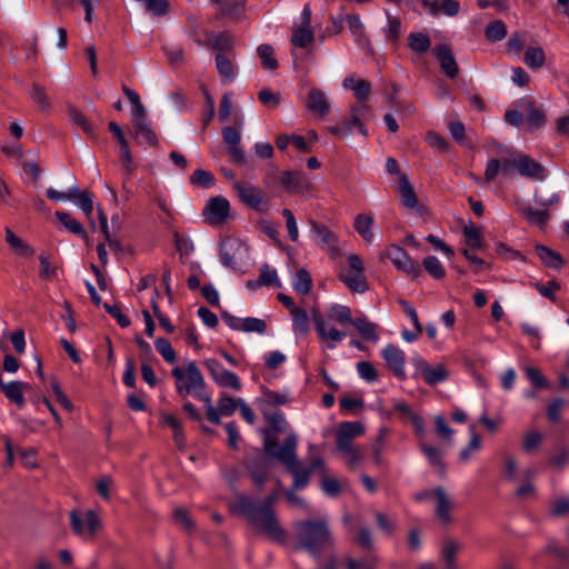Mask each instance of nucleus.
I'll list each match as a JSON object with an SVG mask.
<instances>
[{"label": "nucleus", "instance_id": "680f3d73", "mask_svg": "<svg viewBox=\"0 0 569 569\" xmlns=\"http://www.w3.org/2000/svg\"><path fill=\"white\" fill-rule=\"evenodd\" d=\"M357 372L361 379L367 382H373L378 378V371L369 361H360L357 363Z\"/></svg>", "mask_w": 569, "mask_h": 569}, {"label": "nucleus", "instance_id": "1a4fd4ad", "mask_svg": "<svg viewBox=\"0 0 569 569\" xmlns=\"http://www.w3.org/2000/svg\"><path fill=\"white\" fill-rule=\"evenodd\" d=\"M206 408L207 419L219 425L221 417H230L239 408V398H232L226 392H220L217 406H213L210 393L204 398L203 401Z\"/></svg>", "mask_w": 569, "mask_h": 569}, {"label": "nucleus", "instance_id": "052dcab7", "mask_svg": "<svg viewBox=\"0 0 569 569\" xmlns=\"http://www.w3.org/2000/svg\"><path fill=\"white\" fill-rule=\"evenodd\" d=\"M525 372H526L527 378L529 379V381L531 382V385L535 388H538V389L549 388V382L546 380V378L543 377V375L541 373V371L538 368L527 367L525 369Z\"/></svg>", "mask_w": 569, "mask_h": 569}, {"label": "nucleus", "instance_id": "4c0bfd02", "mask_svg": "<svg viewBox=\"0 0 569 569\" xmlns=\"http://www.w3.org/2000/svg\"><path fill=\"white\" fill-rule=\"evenodd\" d=\"M216 68L219 74L222 77L224 82H232L236 78V69L232 61L227 58L223 53H217Z\"/></svg>", "mask_w": 569, "mask_h": 569}, {"label": "nucleus", "instance_id": "3c124183", "mask_svg": "<svg viewBox=\"0 0 569 569\" xmlns=\"http://www.w3.org/2000/svg\"><path fill=\"white\" fill-rule=\"evenodd\" d=\"M69 117L71 121L79 127L84 133L92 137L94 134L93 124L86 118L79 110L71 108L69 109Z\"/></svg>", "mask_w": 569, "mask_h": 569}, {"label": "nucleus", "instance_id": "09e8293b", "mask_svg": "<svg viewBox=\"0 0 569 569\" xmlns=\"http://www.w3.org/2000/svg\"><path fill=\"white\" fill-rule=\"evenodd\" d=\"M422 266L425 270L437 280H440L445 277L446 271L440 262V260L435 256H428L422 260Z\"/></svg>", "mask_w": 569, "mask_h": 569}, {"label": "nucleus", "instance_id": "37998d69", "mask_svg": "<svg viewBox=\"0 0 569 569\" xmlns=\"http://www.w3.org/2000/svg\"><path fill=\"white\" fill-rule=\"evenodd\" d=\"M257 53L261 60L263 69L274 70L278 68V61L274 58V51L270 44H260L257 49Z\"/></svg>", "mask_w": 569, "mask_h": 569}, {"label": "nucleus", "instance_id": "f257e3e1", "mask_svg": "<svg viewBox=\"0 0 569 569\" xmlns=\"http://www.w3.org/2000/svg\"><path fill=\"white\" fill-rule=\"evenodd\" d=\"M276 499V493L262 501L244 495H237L230 503V510L246 517L257 530L263 531L270 539L281 542L284 540V531L278 523L272 509Z\"/></svg>", "mask_w": 569, "mask_h": 569}, {"label": "nucleus", "instance_id": "13d9d810", "mask_svg": "<svg viewBox=\"0 0 569 569\" xmlns=\"http://www.w3.org/2000/svg\"><path fill=\"white\" fill-rule=\"evenodd\" d=\"M114 488V481L113 479L108 476H101L96 481V491L99 496H101L104 500H109L111 498L112 490Z\"/></svg>", "mask_w": 569, "mask_h": 569}, {"label": "nucleus", "instance_id": "b1692460", "mask_svg": "<svg viewBox=\"0 0 569 569\" xmlns=\"http://www.w3.org/2000/svg\"><path fill=\"white\" fill-rule=\"evenodd\" d=\"M192 38L193 41L197 42L199 46L210 47L214 50H218L219 53L228 52L233 47V39L231 34L228 32H208L204 42L197 34H193Z\"/></svg>", "mask_w": 569, "mask_h": 569}, {"label": "nucleus", "instance_id": "473e14b6", "mask_svg": "<svg viewBox=\"0 0 569 569\" xmlns=\"http://www.w3.org/2000/svg\"><path fill=\"white\" fill-rule=\"evenodd\" d=\"M6 232V242L11 247V249L19 256L23 258H30L33 256L34 250L31 246L26 243L22 239L14 234V232L10 228L4 229Z\"/></svg>", "mask_w": 569, "mask_h": 569}, {"label": "nucleus", "instance_id": "bb28decb", "mask_svg": "<svg viewBox=\"0 0 569 569\" xmlns=\"http://www.w3.org/2000/svg\"><path fill=\"white\" fill-rule=\"evenodd\" d=\"M306 108L310 112L323 118L329 112L330 103L325 92L318 88H311L307 96Z\"/></svg>", "mask_w": 569, "mask_h": 569}, {"label": "nucleus", "instance_id": "ea45409f", "mask_svg": "<svg viewBox=\"0 0 569 569\" xmlns=\"http://www.w3.org/2000/svg\"><path fill=\"white\" fill-rule=\"evenodd\" d=\"M525 63L532 70L540 69L546 63V54L541 47H529L525 51Z\"/></svg>", "mask_w": 569, "mask_h": 569}, {"label": "nucleus", "instance_id": "6ab92c4d", "mask_svg": "<svg viewBox=\"0 0 569 569\" xmlns=\"http://www.w3.org/2000/svg\"><path fill=\"white\" fill-rule=\"evenodd\" d=\"M365 428L358 421L342 422L337 430V449L340 452L349 450L353 446L355 438L363 435Z\"/></svg>", "mask_w": 569, "mask_h": 569}, {"label": "nucleus", "instance_id": "864d4df0", "mask_svg": "<svg viewBox=\"0 0 569 569\" xmlns=\"http://www.w3.org/2000/svg\"><path fill=\"white\" fill-rule=\"evenodd\" d=\"M173 241L177 251L180 256H189L193 252L194 246L189 236L176 231L173 233Z\"/></svg>", "mask_w": 569, "mask_h": 569}, {"label": "nucleus", "instance_id": "c85d7f7f", "mask_svg": "<svg viewBox=\"0 0 569 569\" xmlns=\"http://www.w3.org/2000/svg\"><path fill=\"white\" fill-rule=\"evenodd\" d=\"M373 223V217L368 213H359L353 220L355 230L367 246H371L375 241Z\"/></svg>", "mask_w": 569, "mask_h": 569}, {"label": "nucleus", "instance_id": "cd10ccee", "mask_svg": "<svg viewBox=\"0 0 569 569\" xmlns=\"http://www.w3.org/2000/svg\"><path fill=\"white\" fill-rule=\"evenodd\" d=\"M281 183L288 191L301 192L309 190L312 184L302 171H283Z\"/></svg>", "mask_w": 569, "mask_h": 569}, {"label": "nucleus", "instance_id": "58836bf2", "mask_svg": "<svg viewBox=\"0 0 569 569\" xmlns=\"http://www.w3.org/2000/svg\"><path fill=\"white\" fill-rule=\"evenodd\" d=\"M328 318L338 322L339 325H347L355 321V318L351 316V309L343 305H331L328 309Z\"/></svg>", "mask_w": 569, "mask_h": 569}, {"label": "nucleus", "instance_id": "0e129e2a", "mask_svg": "<svg viewBox=\"0 0 569 569\" xmlns=\"http://www.w3.org/2000/svg\"><path fill=\"white\" fill-rule=\"evenodd\" d=\"M449 131L453 140L463 147L471 148L466 139V127L461 121H451L449 123Z\"/></svg>", "mask_w": 569, "mask_h": 569}, {"label": "nucleus", "instance_id": "774afa93", "mask_svg": "<svg viewBox=\"0 0 569 569\" xmlns=\"http://www.w3.org/2000/svg\"><path fill=\"white\" fill-rule=\"evenodd\" d=\"M420 449L432 466L438 467L440 469L443 468V462L441 459L442 453L438 448L422 443L420 446Z\"/></svg>", "mask_w": 569, "mask_h": 569}, {"label": "nucleus", "instance_id": "5701e85b", "mask_svg": "<svg viewBox=\"0 0 569 569\" xmlns=\"http://www.w3.org/2000/svg\"><path fill=\"white\" fill-rule=\"evenodd\" d=\"M310 237L321 249L332 251L337 249V236L326 226L313 220L310 221Z\"/></svg>", "mask_w": 569, "mask_h": 569}, {"label": "nucleus", "instance_id": "f3484780", "mask_svg": "<svg viewBox=\"0 0 569 569\" xmlns=\"http://www.w3.org/2000/svg\"><path fill=\"white\" fill-rule=\"evenodd\" d=\"M513 167L520 176L533 181H543L547 177L546 168L526 154L513 157Z\"/></svg>", "mask_w": 569, "mask_h": 569}, {"label": "nucleus", "instance_id": "7c9ffc66", "mask_svg": "<svg viewBox=\"0 0 569 569\" xmlns=\"http://www.w3.org/2000/svg\"><path fill=\"white\" fill-rule=\"evenodd\" d=\"M31 387L27 382L22 381H10L3 386L2 392L6 398L13 402L18 408L22 409L26 406L24 391L29 390Z\"/></svg>", "mask_w": 569, "mask_h": 569}, {"label": "nucleus", "instance_id": "393cba45", "mask_svg": "<svg viewBox=\"0 0 569 569\" xmlns=\"http://www.w3.org/2000/svg\"><path fill=\"white\" fill-rule=\"evenodd\" d=\"M399 196L401 203L408 209L415 210L420 214H422L426 211V208L419 204L417 194L409 179L405 174H400L399 178Z\"/></svg>", "mask_w": 569, "mask_h": 569}, {"label": "nucleus", "instance_id": "2eb2a0df", "mask_svg": "<svg viewBox=\"0 0 569 569\" xmlns=\"http://www.w3.org/2000/svg\"><path fill=\"white\" fill-rule=\"evenodd\" d=\"M381 357L390 371L400 380L407 379L406 353L399 347L389 343L381 350Z\"/></svg>", "mask_w": 569, "mask_h": 569}, {"label": "nucleus", "instance_id": "79ce46f5", "mask_svg": "<svg viewBox=\"0 0 569 569\" xmlns=\"http://www.w3.org/2000/svg\"><path fill=\"white\" fill-rule=\"evenodd\" d=\"M425 6L432 11L442 10L447 16L453 17L458 14L460 4L456 0H425Z\"/></svg>", "mask_w": 569, "mask_h": 569}, {"label": "nucleus", "instance_id": "412c9836", "mask_svg": "<svg viewBox=\"0 0 569 569\" xmlns=\"http://www.w3.org/2000/svg\"><path fill=\"white\" fill-rule=\"evenodd\" d=\"M432 53L439 61L440 68L447 77L453 79L458 76L459 68L449 44L440 43L436 46Z\"/></svg>", "mask_w": 569, "mask_h": 569}, {"label": "nucleus", "instance_id": "423d86ee", "mask_svg": "<svg viewBox=\"0 0 569 569\" xmlns=\"http://www.w3.org/2000/svg\"><path fill=\"white\" fill-rule=\"evenodd\" d=\"M389 259L398 271H401L412 279L420 276V266L410 254L397 244H389L380 253V260Z\"/></svg>", "mask_w": 569, "mask_h": 569}, {"label": "nucleus", "instance_id": "c756f323", "mask_svg": "<svg viewBox=\"0 0 569 569\" xmlns=\"http://www.w3.org/2000/svg\"><path fill=\"white\" fill-rule=\"evenodd\" d=\"M109 130L114 134L120 146V154L127 172L131 173L134 170L133 159L121 128L111 121L109 122Z\"/></svg>", "mask_w": 569, "mask_h": 569}, {"label": "nucleus", "instance_id": "4be33fe9", "mask_svg": "<svg viewBox=\"0 0 569 569\" xmlns=\"http://www.w3.org/2000/svg\"><path fill=\"white\" fill-rule=\"evenodd\" d=\"M233 189L242 202L251 208L258 209L263 201V191L248 182L234 181Z\"/></svg>", "mask_w": 569, "mask_h": 569}, {"label": "nucleus", "instance_id": "a211bd4d", "mask_svg": "<svg viewBox=\"0 0 569 569\" xmlns=\"http://www.w3.org/2000/svg\"><path fill=\"white\" fill-rule=\"evenodd\" d=\"M203 214L210 224L220 226L230 214V203L224 197H213L207 203Z\"/></svg>", "mask_w": 569, "mask_h": 569}, {"label": "nucleus", "instance_id": "a878e982", "mask_svg": "<svg viewBox=\"0 0 569 569\" xmlns=\"http://www.w3.org/2000/svg\"><path fill=\"white\" fill-rule=\"evenodd\" d=\"M342 87L346 90H351L359 103H365L371 93V83L356 74L347 76L342 81Z\"/></svg>", "mask_w": 569, "mask_h": 569}, {"label": "nucleus", "instance_id": "20e7f679", "mask_svg": "<svg viewBox=\"0 0 569 569\" xmlns=\"http://www.w3.org/2000/svg\"><path fill=\"white\" fill-rule=\"evenodd\" d=\"M178 395L186 398L192 395L200 401L209 395L204 378L194 361L187 363L186 368L174 367L171 370Z\"/></svg>", "mask_w": 569, "mask_h": 569}, {"label": "nucleus", "instance_id": "c03bdc74", "mask_svg": "<svg viewBox=\"0 0 569 569\" xmlns=\"http://www.w3.org/2000/svg\"><path fill=\"white\" fill-rule=\"evenodd\" d=\"M463 237L466 239V244L468 246L469 250L482 248V234L480 229L475 224H469L463 228Z\"/></svg>", "mask_w": 569, "mask_h": 569}, {"label": "nucleus", "instance_id": "39448f33", "mask_svg": "<svg viewBox=\"0 0 569 569\" xmlns=\"http://www.w3.org/2000/svg\"><path fill=\"white\" fill-rule=\"evenodd\" d=\"M370 113V107L367 103H356L350 107L348 116L343 117L337 124L328 127V132L341 138L349 137L355 130L361 136H368V129L365 123Z\"/></svg>", "mask_w": 569, "mask_h": 569}, {"label": "nucleus", "instance_id": "8fccbe9b", "mask_svg": "<svg viewBox=\"0 0 569 569\" xmlns=\"http://www.w3.org/2000/svg\"><path fill=\"white\" fill-rule=\"evenodd\" d=\"M497 254L505 261H521L526 262V257L518 250L510 246L499 242L496 244Z\"/></svg>", "mask_w": 569, "mask_h": 569}, {"label": "nucleus", "instance_id": "9d476101", "mask_svg": "<svg viewBox=\"0 0 569 569\" xmlns=\"http://www.w3.org/2000/svg\"><path fill=\"white\" fill-rule=\"evenodd\" d=\"M249 257V249L237 238H227L220 246V260L224 267L238 269Z\"/></svg>", "mask_w": 569, "mask_h": 569}, {"label": "nucleus", "instance_id": "4468645a", "mask_svg": "<svg viewBox=\"0 0 569 569\" xmlns=\"http://www.w3.org/2000/svg\"><path fill=\"white\" fill-rule=\"evenodd\" d=\"M311 9L305 6L299 23H295L292 28L291 43L295 47L306 48L313 42V31L311 29Z\"/></svg>", "mask_w": 569, "mask_h": 569}, {"label": "nucleus", "instance_id": "e2e57ef3", "mask_svg": "<svg viewBox=\"0 0 569 569\" xmlns=\"http://www.w3.org/2000/svg\"><path fill=\"white\" fill-rule=\"evenodd\" d=\"M262 412L266 419L269 421L270 426L276 431L283 432L287 429L288 422L284 419L283 413H281L280 411H273L269 413L266 409H262Z\"/></svg>", "mask_w": 569, "mask_h": 569}, {"label": "nucleus", "instance_id": "e433bc0d", "mask_svg": "<svg viewBox=\"0 0 569 569\" xmlns=\"http://www.w3.org/2000/svg\"><path fill=\"white\" fill-rule=\"evenodd\" d=\"M431 40L425 32H411L408 36V48L416 53L423 54L429 51Z\"/></svg>", "mask_w": 569, "mask_h": 569}, {"label": "nucleus", "instance_id": "bf43d9fd", "mask_svg": "<svg viewBox=\"0 0 569 569\" xmlns=\"http://www.w3.org/2000/svg\"><path fill=\"white\" fill-rule=\"evenodd\" d=\"M267 330V323L263 319L247 317L243 318L242 332L251 333L256 332L263 335Z\"/></svg>", "mask_w": 569, "mask_h": 569}, {"label": "nucleus", "instance_id": "aec40b11", "mask_svg": "<svg viewBox=\"0 0 569 569\" xmlns=\"http://www.w3.org/2000/svg\"><path fill=\"white\" fill-rule=\"evenodd\" d=\"M221 133L232 162L242 164L244 162V153L240 147V129L234 127H224Z\"/></svg>", "mask_w": 569, "mask_h": 569}, {"label": "nucleus", "instance_id": "0eeeda50", "mask_svg": "<svg viewBox=\"0 0 569 569\" xmlns=\"http://www.w3.org/2000/svg\"><path fill=\"white\" fill-rule=\"evenodd\" d=\"M347 263V267L340 273V279L351 291L365 292L367 290V280L361 258L355 253L349 254Z\"/></svg>", "mask_w": 569, "mask_h": 569}, {"label": "nucleus", "instance_id": "f704fd0d", "mask_svg": "<svg viewBox=\"0 0 569 569\" xmlns=\"http://www.w3.org/2000/svg\"><path fill=\"white\" fill-rule=\"evenodd\" d=\"M56 217L58 221L71 233L80 236L82 239L88 241L87 232L83 226L73 218L70 213L63 211H57Z\"/></svg>", "mask_w": 569, "mask_h": 569}, {"label": "nucleus", "instance_id": "9b49d317", "mask_svg": "<svg viewBox=\"0 0 569 569\" xmlns=\"http://www.w3.org/2000/svg\"><path fill=\"white\" fill-rule=\"evenodd\" d=\"M70 523L73 532L86 541L93 539L101 527L100 518L92 510L87 511L84 516L76 510L71 511Z\"/></svg>", "mask_w": 569, "mask_h": 569}, {"label": "nucleus", "instance_id": "4d7b16f0", "mask_svg": "<svg viewBox=\"0 0 569 569\" xmlns=\"http://www.w3.org/2000/svg\"><path fill=\"white\" fill-rule=\"evenodd\" d=\"M522 214L530 224L542 228L547 222L549 214L546 210H539L533 208L522 209Z\"/></svg>", "mask_w": 569, "mask_h": 569}, {"label": "nucleus", "instance_id": "dca6fc26", "mask_svg": "<svg viewBox=\"0 0 569 569\" xmlns=\"http://www.w3.org/2000/svg\"><path fill=\"white\" fill-rule=\"evenodd\" d=\"M312 319L318 336L320 340L325 343L326 349H336L337 345L346 338V332L338 330L335 327H329L327 321L320 313L313 312Z\"/></svg>", "mask_w": 569, "mask_h": 569}, {"label": "nucleus", "instance_id": "69168bd1", "mask_svg": "<svg viewBox=\"0 0 569 569\" xmlns=\"http://www.w3.org/2000/svg\"><path fill=\"white\" fill-rule=\"evenodd\" d=\"M341 453L343 455L346 462L350 468H357L361 466L365 459V452L358 447H352Z\"/></svg>", "mask_w": 569, "mask_h": 569}, {"label": "nucleus", "instance_id": "5fc2aeb1", "mask_svg": "<svg viewBox=\"0 0 569 569\" xmlns=\"http://www.w3.org/2000/svg\"><path fill=\"white\" fill-rule=\"evenodd\" d=\"M70 201H73L81 209L84 216L91 217L93 211V201L92 194L89 191L84 190L73 194V199Z\"/></svg>", "mask_w": 569, "mask_h": 569}, {"label": "nucleus", "instance_id": "f8f14e48", "mask_svg": "<svg viewBox=\"0 0 569 569\" xmlns=\"http://www.w3.org/2000/svg\"><path fill=\"white\" fill-rule=\"evenodd\" d=\"M433 511L436 518L443 526L455 522L453 510L456 501L442 487L432 489Z\"/></svg>", "mask_w": 569, "mask_h": 569}, {"label": "nucleus", "instance_id": "de8ad7c7", "mask_svg": "<svg viewBox=\"0 0 569 569\" xmlns=\"http://www.w3.org/2000/svg\"><path fill=\"white\" fill-rule=\"evenodd\" d=\"M486 38L491 42H498L506 38L507 28L501 20L490 22L485 30Z\"/></svg>", "mask_w": 569, "mask_h": 569}, {"label": "nucleus", "instance_id": "72a5a7b5", "mask_svg": "<svg viewBox=\"0 0 569 569\" xmlns=\"http://www.w3.org/2000/svg\"><path fill=\"white\" fill-rule=\"evenodd\" d=\"M352 325L357 328L359 333L365 340L377 342L379 335L377 332V325L368 320L366 316L355 318Z\"/></svg>", "mask_w": 569, "mask_h": 569}, {"label": "nucleus", "instance_id": "49530a36", "mask_svg": "<svg viewBox=\"0 0 569 569\" xmlns=\"http://www.w3.org/2000/svg\"><path fill=\"white\" fill-rule=\"evenodd\" d=\"M311 284L312 280L310 273L306 269H299L293 278V289L301 295H306L311 290Z\"/></svg>", "mask_w": 569, "mask_h": 569}, {"label": "nucleus", "instance_id": "a19ab883", "mask_svg": "<svg viewBox=\"0 0 569 569\" xmlns=\"http://www.w3.org/2000/svg\"><path fill=\"white\" fill-rule=\"evenodd\" d=\"M134 126L136 138L140 141L148 143L149 146H156L158 143V137L150 127V122L140 120Z\"/></svg>", "mask_w": 569, "mask_h": 569}, {"label": "nucleus", "instance_id": "6e6552de", "mask_svg": "<svg viewBox=\"0 0 569 569\" xmlns=\"http://www.w3.org/2000/svg\"><path fill=\"white\" fill-rule=\"evenodd\" d=\"M202 363L212 381L219 388L230 389L232 391H240L242 389V383L238 375L226 369L217 359L206 358Z\"/></svg>", "mask_w": 569, "mask_h": 569}, {"label": "nucleus", "instance_id": "f03ea898", "mask_svg": "<svg viewBox=\"0 0 569 569\" xmlns=\"http://www.w3.org/2000/svg\"><path fill=\"white\" fill-rule=\"evenodd\" d=\"M332 537L327 518L308 519L295 523L293 547L303 550L316 559L331 545Z\"/></svg>", "mask_w": 569, "mask_h": 569}, {"label": "nucleus", "instance_id": "603ef678", "mask_svg": "<svg viewBox=\"0 0 569 569\" xmlns=\"http://www.w3.org/2000/svg\"><path fill=\"white\" fill-rule=\"evenodd\" d=\"M190 182L194 186L208 189L214 186L216 178L208 170L197 169L190 177Z\"/></svg>", "mask_w": 569, "mask_h": 569}, {"label": "nucleus", "instance_id": "6e6d98bb", "mask_svg": "<svg viewBox=\"0 0 569 569\" xmlns=\"http://www.w3.org/2000/svg\"><path fill=\"white\" fill-rule=\"evenodd\" d=\"M154 346L157 351L161 355V357L168 363H174L177 360V355L174 349L172 348L170 341L166 338H157L154 341Z\"/></svg>", "mask_w": 569, "mask_h": 569}, {"label": "nucleus", "instance_id": "ddd939ff", "mask_svg": "<svg viewBox=\"0 0 569 569\" xmlns=\"http://www.w3.org/2000/svg\"><path fill=\"white\" fill-rule=\"evenodd\" d=\"M412 362L416 370L415 376L422 377L425 382L429 386L443 382L448 378V370L442 363L430 366L423 358L419 356L415 357Z\"/></svg>", "mask_w": 569, "mask_h": 569}, {"label": "nucleus", "instance_id": "338daca9", "mask_svg": "<svg viewBox=\"0 0 569 569\" xmlns=\"http://www.w3.org/2000/svg\"><path fill=\"white\" fill-rule=\"evenodd\" d=\"M569 462V448L566 446H558L552 457L550 458V463L557 468L561 469Z\"/></svg>", "mask_w": 569, "mask_h": 569}, {"label": "nucleus", "instance_id": "c9c22d12", "mask_svg": "<svg viewBox=\"0 0 569 569\" xmlns=\"http://www.w3.org/2000/svg\"><path fill=\"white\" fill-rule=\"evenodd\" d=\"M536 252L540 260L549 268L560 269L563 264L561 256L546 246L537 244Z\"/></svg>", "mask_w": 569, "mask_h": 569}, {"label": "nucleus", "instance_id": "2f4dec72", "mask_svg": "<svg viewBox=\"0 0 569 569\" xmlns=\"http://www.w3.org/2000/svg\"><path fill=\"white\" fill-rule=\"evenodd\" d=\"M292 316V329L298 338H305L310 328V319L307 312L298 307H292L290 310Z\"/></svg>", "mask_w": 569, "mask_h": 569}, {"label": "nucleus", "instance_id": "a18cd8bd", "mask_svg": "<svg viewBox=\"0 0 569 569\" xmlns=\"http://www.w3.org/2000/svg\"><path fill=\"white\" fill-rule=\"evenodd\" d=\"M262 401L270 406H282L290 401V395L288 391L280 392L262 388Z\"/></svg>", "mask_w": 569, "mask_h": 569}, {"label": "nucleus", "instance_id": "7ed1b4c3", "mask_svg": "<svg viewBox=\"0 0 569 569\" xmlns=\"http://www.w3.org/2000/svg\"><path fill=\"white\" fill-rule=\"evenodd\" d=\"M264 450L268 455L279 459L286 466L293 477V487L302 489L308 486L310 469L303 467L296 457L297 437L290 435L282 446H278L277 440L267 436L263 442Z\"/></svg>", "mask_w": 569, "mask_h": 569}]
</instances>
